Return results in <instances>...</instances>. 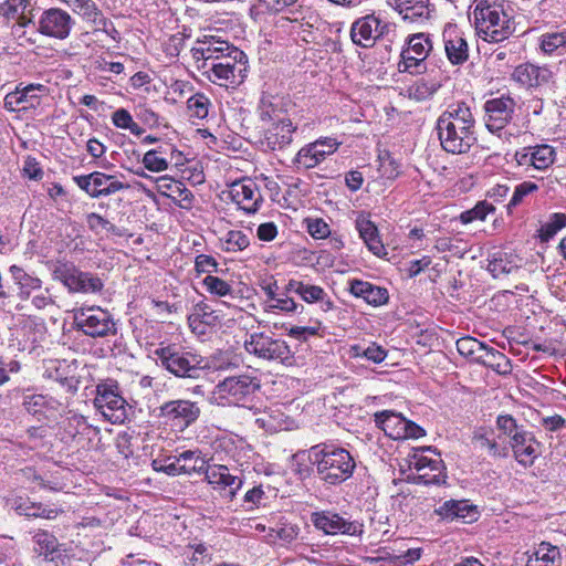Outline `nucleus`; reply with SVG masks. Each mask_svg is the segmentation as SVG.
Instances as JSON below:
<instances>
[{
	"label": "nucleus",
	"instance_id": "obj_1",
	"mask_svg": "<svg viewBox=\"0 0 566 566\" xmlns=\"http://www.w3.org/2000/svg\"><path fill=\"white\" fill-rule=\"evenodd\" d=\"M198 44L192 48L191 54L202 75L219 86L242 83L247 73V55L243 51L216 36L205 35Z\"/></svg>",
	"mask_w": 566,
	"mask_h": 566
},
{
	"label": "nucleus",
	"instance_id": "obj_2",
	"mask_svg": "<svg viewBox=\"0 0 566 566\" xmlns=\"http://www.w3.org/2000/svg\"><path fill=\"white\" fill-rule=\"evenodd\" d=\"M436 129L443 150L467 154L476 142L475 119L465 102L450 104L438 117Z\"/></svg>",
	"mask_w": 566,
	"mask_h": 566
},
{
	"label": "nucleus",
	"instance_id": "obj_3",
	"mask_svg": "<svg viewBox=\"0 0 566 566\" xmlns=\"http://www.w3.org/2000/svg\"><path fill=\"white\" fill-rule=\"evenodd\" d=\"M310 460L315 465L318 478L329 485L348 480L356 467L354 458L346 449L327 444L312 447Z\"/></svg>",
	"mask_w": 566,
	"mask_h": 566
},
{
	"label": "nucleus",
	"instance_id": "obj_4",
	"mask_svg": "<svg viewBox=\"0 0 566 566\" xmlns=\"http://www.w3.org/2000/svg\"><path fill=\"white\" fill-rule=\"evenodd\" d=\"M154 355L158 366L178 378L199 379L210 369L205 357L177 344L160 343Z\"/></svg>",
	"mask_w": 566,
	"mask_h": 566
},
{
	"label": "nucleus",
	"instance_id": "obj_5",
	"mask_svg": "<svg viewBox=\"0 0 566 566\" xmlns=\"http://www.w3.org/2000/svg\"><path fill=\"white\" fill-rule=\"evenodd\" d=\"M478 35L486 42H502L514 32L511 18L497 0H481L474 9Z\"/></svg>",
	"mask_w": 566,
	"mask_h": 566
},
{
	"label": "nucleus",
	"instance_id": "obj_6",
	"mask_svg": "<svg viewBox=\"0 0 566 566\" xmlns=\"http://www.w3.org/2000/svg\"><path fill=\"white\" fill-rule=\"evenodd\" d=\"M260 387V379L252 374L229 376L216 385L212 398L220 406H244L253 400Z\"/></svg>",
	"mask_w": 566,
	"mask_h": 566
},
{
	"label": "nucleus",
	"instance_id": "obj_7",
	"mask_svg": "<svg viewBox=\"0 0 566 566\" xmlns=\"http://www.w3.org/2000/svg\"><path fill=\"white\" fill-rule=\"evenodd\" d=\"M75 325L84 335L98 338L114 336L117 333L113 315L99 306H82L75 311Z\"/></svg>",
	"mask_w": 566,
	"mask_h": 566
},
{
	"label": "nucleus",
	"instance_id": "obj_8",
	"mask_svg": "<svg viewBox=\"0 0 566 566\" xmlns=\"http://www.w3.org/2000/svg\"><path fill=\"white\" fill-rule=\"evenodd\" d=\"M407 46L401 51L398 63L400 72L421 74L427 71L426 59L433 49L429 33L419 32L408 36Z\"/></svg>",
	"mask_w": 566,
	"mask_h": 566
},
{
	"label": "nucleus",
	"instance_id": "obj_9",
	"mask_svg": "<svg viewBox=\"0 0 566 566\" xmlns=\"http://www.w3.org/2000/svg\"><path fill=\"white\" fill-rule=\"evenodd\" d=\"M54 279L72 293H98L103 290V281L95 274L83 272L71 262H59L53 270Z\"/></svg>",
	"mask_w": 566,
	"mask_h": 566
},
{
	"label": "nucleus",
	"instance_id": "obj_10",
	"mask_svg": "<svg viewBox=\"0 0 566 566\" xmlns=\"http://www.w3.org/2000/svg\"><path fill=\"white\" fill-rule=\"evenodd\" d=\"M410 467L417 471V479L423 484L444 482V465L440 454L431 447L416 450L410 457Z\"/></svg>",
	"mask_w": 566,
	"mask_h": 566
},
{
	"label": "nucleus",
	"instance_id": "obj_11",
	"mask_svg": "<svg viewBox=\"0 0 566 566\" xmlns=\"http://www.w3.org/2000/svg\"><path fill=\"white\" fill-rule=\"evenodd\" d=\"M115 381L98 384L94 406L112 423H120L126 418L125 399L118 394Z\"/></svg>",
	"mask_w": 566,
	"mask_h": 566
},
{
	"label": "nucleus",
	"instance_id": "obj_12",
	"mask_svg": "<svg viewBox=\"0 0 566 566\" xmlns=\"http://www.w3.org/2000/svg\"><path fill=\"white\" fill-rule=\"evenodd\" d=\"M249 354L266 360L284 361L290 358L291 350L285 340L273 338L264 333H252L244 342Z\"/></svg>",
	"mask_w": 566,
	"mask_h": 566
},
{
	"label": "nucleus",
	"instance_id": "obj_13",
	"mask_svg": "<svg viewBox=\"0 0 566 566\" xmlns=\"http://www.w3.org/2000/svg\"><path fill=\"white\" fill-rule=\"evenodd\" d=\"M311 521L316 530L326 535L359 536L364 532L363 523L350 521L334 511L313 512Z\"/></svg>",
	"mask_w": 566,
	"mask_h": 566
},
{
	"label": "nucleus",
	"instance_id": "obj_14",
	"mask_svg": "<svg viewBox=\"0 0 566 566\" xmlns=\"http://www.w3.org/2000/svg\"><path fill=\"white\" fill-rule=\"evenodd\" d=\"M394 31V25L381 21L374 14L356 20L350 28L352 41L363 48H370L376 40L386 36Z\"/></svg>",
	"mask_w": 566,
	"mask_h": 566
},
{
	"label": "nucleus",
	"instance_id": "obj_15",
	"mask_svg": "<svg viewBox=\"0 0 566 566\" xmlns=\"http://www.w3.org/2000/svg\"><path fill=\"white\" fill-rule=\"evenodd\" d=\"M73 180L80 189L85 191L92 198L107 197L116 193L117 191L129 188V185L117 180L115 176L101 171L74 176Z\"/></svg>",
	"mask_w": 566,
	"mask_h": 566
},
{
	"label": "nucleus",
	"instance_id": "obj_16",
	"mask_svg": "<svg viewBox=\"0 0 566 566\" xmlns=\"http://www.w3.org/2000/svg\"><path fill=\"white\" fill-rule=\"evenodd\" d=\"M515 106V101L505 95L488 99L483 105L486 129L492 134L501 132L512 120Z\"/></svg>",
	"mask_w": 566,
	"mask_h": 566
},
{
	"label": "nucleus",
	"instance_id": "obj_17",
	"mask_svg": "<svg viewBox=\"0 0 566 566\" xmlns=\"http://www.w3.org/2000/svg\"><path fill=\"white\" fill-rule=\"evenodd\" d=\"M200 413L198 403L186 399L167 401L159 407V417L180 428L196 422Z\"/></svg>",
	"mask_w": 566,
	"mask_h": 566
},
{
	"label": "nucleus",
	"instance_id": "obj_18",
	"mask_svg": "<svg viewBox=\"0 0 566 566\" xmlns=\"http://www.w3.org/2000/svg\"><path fill=\"white\" fill-rule=\"evenodd\" d=\"M74 21L66 11L51 8L42 13L39 30L44 35L63 40L69 36Z\"/></svg>",
	"mask_w": 566,
	"mask_h": 566
},
{
	"label": "nucleus",
	"instance_id": "obj_19",
	"mask_svg": "<svg viewBox=\"0 0 566 566\" xmlns=\"http://www.w3.org/2000/svg\"><path fill=\"white\" fill-rule=\"evenodd\" d=\"M339 144L333 138L317 139L298 150L294 163L304 169L314 168L321 164L326 156L334 154Z\"/></svg>",
	"mask_w": 566,
	"mask_h": 566
},
{
	"label": "nucleus",
	"instance_id": "obj_20",
	"mask_svg": "<svg viewBox=\"0 0 566 566\" xmlns=\"http://www.w3.org/2000/svg\"><path fill=\"white\" fill-rule=\"evenodd\" d=\"M18 85L14 92H10L4 97V107L10 112L35 107L40 97L46 95L49 88L43 84Z\"/></svg>",
	"mask_w": 566,
	"mask_h": 566
},
{
	"label": "nucleus",
	"instance_id": "obj_21",
	"mask_svg": "<svg viewBox=\"0 0 566 566\" xmlns=\"http://www.w3.org/2000/svg\"><path fill=\"white\" fill-rule=\"evenodd\" d=\"M514 458L524 465L530 467L541 454V443L535 439L534 434L525 429L513 436L510 441Z\"/></svg>",
	"mask_w": 566,
	"mask_h": 566
},
{
	"label": "nucleus",
	"instance_id": "obj_22",
	"mask_svg": "<svg viewBox=\"0 0 566 566\" xmlns=\"http://www.w3.org/2000/svg\"><path fill=\"white\" fill-rule=\"evenodd\" d=\"M229 195L232 201L248 213L256 212L262 202V196L256 185L250 179L233 182L230 186Z\"/></svg>",
	"mask_w": 566,
	"mask_h": 566
},
{
	"label": "nucleus",
	"instance_id": "obj_23",
	"mask_svg": "<svg viewBox=\"0 0 566 566\" xmlns=\"http://www.w3.org/2000/svg\"><path fill=\"white\" fill-rule=\"evenodd\" d=\"M513 78L528 88H539L553 83L554 73L547 66L524 63L515 67Z\"/></svg>",
	"mask_w": 566,
	"mask_h": 566
},
{
	"label": "nucleus",
	"instance_id": "obj_24",
	"mask_svg": "<svg viewBox=\"0 0 566 566\" xmlns=\"http://www.w3.org/2000/svg\"><path fill=\"white\" fill-rule=\"evenodd\" d=\"M285 292L297 294L304 302L308 304L319 303V306L324 312H328L334 308L333 301L327 296L325 290L318 285L291 279L285 284Z\"/></svg>",
	"mask_w": 566,
	"mask_h": 566
},
{
	"label": "nucleus",
	"instance_id": "obj_25",
	"mask_svg": "<svg viewBox=\"0 0 566 566\" xmlns=\"http://www.w3.org/2000/svg\"><path fill=\"white\" fill-rule=\"evenodd\" d=\"M206 481L221 489H229V496L232 500L242 486L240 476L230 472V469L222 464H207L203 472Z\"/></svg>",
	"mask_w": 566,
	"mask_h": 566
},
{
	"label": "nucleus",
	"instance_id": "obj_26",
	"mask_svg": "<svg viewBox=\"0 0 566 566\" xmlns=\"http://www.w3.org/2000/svg\"><path fill=\"white\" fill-rule=\"evenodd\" d=\"M444 52L452 65H462L469 59V45L455 27L446 28L443 31Z\"/></svg>",
	"mask_w": 566,
	"mask_h": 566
},
{
	"label": "nucleus",
	"instance_id": "obj_27",
	"mask_svg": "<svg viewBox=\"0 0 566 566\" xmlns=\"http://www.w3.org/2000/svg\"><path fill=\"white\" fill-rule=\"evenodd\" d=\"M389 4L409 23H422L432 12L429 0H390Z\"/></svg>",
	"mask_w": 566,
	"mask_h": 566
},
{
	"label": "nucleus",
	"instance_id": "obj_28",
	"mask_svg": "<svg viewBox=\"0 0 566 566\" xmlns=\"http://www.w3.org/2000/svg\"><path fill=\"white\" fill-rule=\"evenodd\" d=\"M220 323V314L205 302L197 303L188 316L189 327L197 335H205L207 327H213Z\"/></svg>",
	"mask_w": 566,
	"mask_h": 566
},
{
	"label": "nucleus",
	"instance_id": "obj_29",
	"mask_svg": "<svg viewBox=\"0 0 566 566\" xmlns=\"http://www.w3.org/2000/svg\"><path fill=\"white\" fill-rule=\"evenodd\" d=\"M295 130L296 126L293 125L290 118L284 117L276 120L265 130L264 142L266 147L272 150L283 149L292 143Z\"/></svg>",
	"mask_w": 566,
	"mask_h": 566
},
{
	"label": "nucleus",
	"instance_id": "obj_30",
	"mask_svg": "<svg viewBox=\"0 0 566 566\" xmlns=\"http://www.w3.org/2000/svg\"><path fill=\"white\" fill-rule=\"evenodd\" d=\"M349 292L355 297H360L367 304L373 306H380L386 304L389 298L387 289L361 280L350 281Z\"/></svg>",
	"mask_w": 566,
	"mask_h": 566
},
{
	"label": "nucleus",
	"instance_id": "obj_31",
	"mask_svg": "<svg viewBox=\"0 0 566 566\" xmlns=\"http://www.w3.org/2000/svg\"><path fill=\"white\" fill-rule=\"evenodd\" d=\"M436 512L444 520H462L463 522H472L476 520V506L469 504L468 501L449 500L446 501Z\"/></svg>",
	"mask_w": 566,
	"mask_h": 566
},
{
	"label": "nucleus",
	"instance_id": "obj_32",
	"mask_svg": "<svg viewBox=\"0 0 566 566\" xmlns=\"http://www.w3.org/2000/svg\"><path fill=\"white\" fill-rule=\"evenodd\" d=\"M356 229L368 250L375 255L386 254V249L379 238L378 229L375 223L366 216L359 214L356 219Z\"/></svg>",
	"mask_w": 566,
	"mask_h": 566
},
{
	"label": "nucleus",
	"instance_id": "obj_33",
	"mask_svg": "<svg viewBox=\"0 0 566 566\" xmlns=\"http://www.w3.org/2000/svg\"><path fill=\"white\" fill-rule=\"evenodd\" d=\"M11 506L19 515L46 520H54L62 512V510L49 509L42 503L31 502L29 499L21 496L13 499Z\"/></svg>",
	"mask_w": 566,
	"mask_h": 566
},
{
	"label": "nucleus",
	"instance_id": "obj_34",
	"mask_svg": "<svg viewBox=\"0 0 566 566\" xmlns=\"http://www.w3.org/2000/svg\"><path fill=\"white\" fill-rule=\"evenodd\" d=\"M520 269L521 259L513 253L502 251L493 253L488 264V271L492 274L494 279L509 275L513 272L518 271Z\"/></svg>",
	"mask_w": 566,
	"mask_h": 566
},
{
	"label": "nucleus",
	"instance_id": "obj_35",
	"mask_svg": "<svg viewBox=\"0 0 566 566\" xmlns=\"http://www.w3.org/2000/svg\"><path fill=\"white\" fill-rule=\"evenodd\" d=\"M375 423L377 427L382 429L388 437L395 440L401 439V434L405 433L403 428H406V418L391 410L376 412Z\"/></svg>",
	"mask_w": 566,
	"mask_h": 566
},
{
	"label": "nucleus",
	"instance_id": "obj_36",
	"mask_svg": "<svg viewBox=\"0 0 566 566\" xmlns=\"http://www.w3.org/2000/svg\"><path fill=\"white\" fill-rule=\"evenodd\" d=\"M476 361L492 368L499 374L505 375L511 371L509 358L500 350L484 344V349L476 356Z\"/></svg>",
	"mask_w": 566,
	"mask_h": 566
},
{
	"label": "nucleus",
	"instance_id": "obj_37",
	"mask_svg": "<svg viewBox=\"0 0 566 566\" xmlns=\"http://www.w3.org/2000/svg\"><path fill=\"white\" fill-rule=\"evenodd\" d=\"M9 271L14 283L19 286V296L21 300L29 298L32 291H41V280L31 276L22 268L12 265Z\"/></svg>",
	"mask_w": 566,
	"mask_h": 566
},
{
	"label": "nucleus",
	"instance_id": "obj_38",
	"mask_svg": "<svg viewBox=\"0 0 566 566\" xmlns=\"http://www.w3.org/2000/svg\"><path fill=\"white\" fill-rule=\"evenodd\" d=\"M560 559V551L557 546L542 542L535 552L528 557L526 566H555Z\"/></svg>",
	"mask_w": 566,
	"mask_h": 566
},
{
	"label": "nucleus",
	"instance_id": "obj_39",
	"mask_svg": "<svg viewBox=\"0 0 566 566\" xmlns=\"http://www.w3.org/2000/svg\"><path fill=\"white\" fill-rule=\"evenodd\" d=\"M23 406L31 415H45L48 411H55L57 401L52 397L41 394H25L23 396Z\"/></svg>",
	"mask_w": 566,
	"mask_h": 566
},
{
	"label": "nucleus",
	"instance_id": "obj_40",
	"mask_svg": "<svg viewBox=\"0 0 566 566\" xmlns=\"http://www.w3.org/2000/svg\"><path fill=\"white\" fill-rule=\"evenodd\" d=\"M538 46L545 55H553L559 50L566 51V28L543 33L538 39Z\"/></svg>",
	"mask_w": 566,
	"mask_h": 566
},
{
	"label": "nucleus",
	"instance_id": "obj_41",
	"mask_svg": "<svg viewBox=\"0 0 566 566\" xmlns=\"http://www.w3.org/2000/svg\"><path fill=\"white\" fill-rule=\"evenodd\" d=\"M176 459L181 474L191 475L192 473L201 474L203 472L206 461L199 451L187 450L176 455Z\"/></svg>",
	"mask_w": 566,
	"mask_h": 566
},
{
	"label": "nucleus",
	"instance_id": "obj_42",
	"mask_svg": "<svg viewBox=\"0 0 566 566\" xmlns=\"http://www.w3.org/2000/svg\"><path fill=\"white\" fill-rule=\"evenodd\" d=\"M63 2L87 22L95 24L97 21H103V13L93 0H63Z\"/></svg>",
	"mask_w": 566,
	"mask_h": 566
},
{
	"label": "nucleus",
	"instance_id": "obj_43",
	"mask_svg": "<svg viewBox=\"0 0 566 566\" xmlns=\"http://www.w3.org/2000/svg\"><path fill=\"white\" fill-rule=\"evenodd\" d=\"M210 106V99L202 93H197L187 101V109L191 118H206L209 114Z\"/></svg>",
	"mask_w": 566,
	"mask_h": 566
},
{
	"label": "nucleus",
	"instance_id": "obj_44",
	"mask_svg": "<svg viewBox=\"0 0 566 566\" xmlns=\"http://www.w3.org/2000/svg\"><path fill=\"white\" fill-rule=\"evenodd\" d=\"M537 190L538 186L535 182L523 181L518 184L515 187L509 203L506 205L507 212L512 213L516 207L524 203L526 198L536 192Z\"/></svg>",
	"mask_w": 566,
	"mask_h": 566
},
{
	"label": "nucleus",
	"instance_id": "obj_45",
	"mask_svg": "<svg viewBox=\"0 0 566 566\" xmlns=\"http://www.w3.org/2000/svg\"><path fill=\"white\" fill-rule=\"evenodd\" d=\"M163 154L164 151L161 148L146 151L142 159L144 167L151 172H161L167 170L169 163Z\"/></svg>",
	"mask_w": 566,
	"mask_h": 566
},
{
	"label": "nucleus",
	"instance_id": "obj_46",
	"mask_svg": "<svg viewBox=\"0 0 566 566\" xmlns=\"http://www.w3.org/2000/svg\"><path fill=\"white\" fill-rule=\"evenodd\" d=\"M350 353L353 357H364L376 364L384 361L387 356L386 350L376 344H370L368 347L354 345L350 348Z\"/></svg>",
	"mask_w": 566,
	"mask_h": 566
},
{
	"label": "nucleus",
	"instance_id": "obj_47",
	"mask_svg": "<svg viewBox=\"0 0 566 566\" xmlns=\"http://www.w3.org/2000/svg\"><path fill=\"white\" fill-rule=\"evenodd\" d=\"M33 542L35 543L36 551L39 554H52L57 549L59 542L56 537L48 531L39 530L33 535Z\"/></svg>",
	"mask_w": 566,
	"mask_h": 566
},
{
	"label": "nucleus",
	"instance_id": "obj_48",
	"mask_svg": "<svg viewBox=\"0 0 566 566\" xmlns=\"http://www.w3.org/2000/svg\"><path fill=\"white\" fill-rule=\"evenodd\" d=\"M249 244V237L243 231L231 230L226 234L223 249L227 252H238L248 248Z\"/></svg>",
	"mask_w": 566,
	"mask_h": 566
},
{
	"label": "nucleus",
	"instance_id": "obj_49",
	"mask_svg": "<svg viewBox=\"0 0 566 566\" xmlns=\"http://www.w3.org/2000/svg\"><path fill=\"white\" fill-rule=\"evenodd\" d=\"M534 169L544 170L554 163V149L548 145H538L532 147Z\"/></svg>",
	"mask_w": 566,
	"mask_h": 566
},
{
	"label": "nucleus",
	"instance_id": "obj_50",
	"mask_svg": "<svg viewBox=\"0 0 566 566\" xmlns=\"http://www.w3.org/2000/svg\"><path fill=\"white\" fill-rule=\"evenodd\" d=\"M457 349L460 355L471 357L476 360V356L484 349V343H481L471 336L461 337L457 340Z\"/></svg>",
	"mask_w": 566,
	"mask_h": 566
},
{
	"label": "nucleus",
	"instance_id": "obj_51",
	"mask_svg": "<svg viewBox=\"0 0 566 566\" xmlns=\"http://www.w3.org/2000/svg\"><path fill=\"white\" fill-rule=\"evenodd\" d=\"M202 283H203L206 290L210 294H213V295H217L220 297L231 295L233 292L231 284H229L227 281H224L218 276L211 275V274L207 275L203 279Z\"/></svg>",
	"mask_w": 566,
	"mask_h": 566
},
{
	"label": "nucleus",
	"instance_id": "obj_52",
	"mask_svg": "<svg viewBox=\"0 0 566 566\" xmlns=\"http://www.w3.org/2000/svg\"><path fill=\"white\" fill-rule=\"evenodd\" d=\"M473 442L481 449H486L489 453L493 457L504 455V453L501 452V449L496 441L493 438H491L489 432L483 428H480L474 432Z\"/></svg>",
	"mask_w": 566,
	"mask_h": 566
},
{
	"label": "nucleus",
	"instance_id": "obj_53",
	"mask_svg": "<svg viewBox=\"0 0 566 566\" xmlns=\"http://www.w3.org/2000/svg\"><path fill=\"white\" fill-rule=\"evenodd\" d=\"M29 6L28 0H7L0 8L1 14L8 22L21 19Z\"/></svg>",
	"mask_w": 566,
	"mask_h": 566
},
{
	"label": "nucleus",
	"instance_id": "obj_54",
	"mask_svg": "<svg viewBox=\"0 0 566 566\" xmlns=\"http://www.w3.org/2000/svg\"><path fill=\"white\" fill-rule=\"evenodd\" d=\"M494 210L493 203L480 201L471 210L462 212L460 218L463 223H470L474 220H484L486 216L494 212Z\"/></svg>",
	"mask_w": 566,
	"mask_h": 566
},
{
	"label": "nucleus",
	"instance_id": "obj_55",
	"mask_svg": "<svg viewBox=\"0 0 566 566\" xmlns=\"http://www.w3.org/2000/svg\"><path fill=\"white\" fill-rule=\"evenodd\" d=\"M172 193L167 196L178 201L180 208L190 209L193 205L195 196L192 192L181 182L172 185Z\"/></svg>",
	"mask_w": 566,
	"mask_h": 566
},
{
	"label": "nucleus",
	"instance_id": "obj_56",
	"mask_svg": "<svg viewBox=\"0 0 566 566\" xmlns=\"http://www.w3.org/2000/svg\"><path fill=\"white\" fill-rule=\"evenodd\" d=\"M151 468L157 472H164L168 475H181L180 468L177 465L176 455L166 457L165 459H155L151 462Z\"/></svg>",
	"mask_w": 566,
	"mask_h": 566
},
{
	"label": "nucleus",
	"instance_id": "obj_57",
	"mask_svg": "<svg viewBox=\"0 0 566 566\" xmlns=\"http://www.w3.org/2000/svg\"><path fill=\"white\" fill-rule=\"evenodd\" d=\"M496 426L499 430L503 432V434L513 439V436L517 432H521L524 427L518 426L516 420L511 415H500L496 419Z\"/></svg>",
	"mask_w": 566,
	"mask_h": 566
},
{
	"label": "nucleus",
	"instance_id": "obj_58",
	"mask_svg": "<svg viewBox=\"0 0 566 566\" xmlns=\"http://www.w3.org/2000/svg\"><path fill=\"white\" fill-rule=\"evenodd\" d=\"M271 531L275 533V537L283 541L284 543H291L295 541L300 534V527L291 523H282Z\"/></svg>",
	"mask_w": 566,
	"mask_h": 566
},
{
	"label": "nucleus",
	"instance_id": "obj_59",
	"mask_svg": "<svg viewBox=\"0 0 566 566\" xmlns=\"http://www.w3.org/2000/svg\"><path fill=\"white\" fill-rule=\"evenodd\" d=\"M90 428L86 419L83 416L74 415L67 418L65 422V432L69 437L74 438L80 433H83Z\"/></svg>",
	"mask_w": 566,
	"mask_h": 566
},
{
	"label": "nucleus",
	"instance_id": "obj_60",
	"mask_svg": "<svg viewBox=\"0 0 566 566\" xmlns=\"http://www.w3.org/2000/svg\"><path fill=\"white\" fill-rule=\"evenodd\" d=\"M289 294L290 293H286L284 287L283 293L271 303V307L286 313L296 312L298 307L303 310V305H298L293 298L289 297Z\"/></svg>",
	"mask_w": 566,
	"mask_h": 566
},
{
	"label": "nucleus",
	"instance_id": "obj_61",
	"mask_svg": "<svg viewBox=\"0 0 566 566\" xmlns=\"http://www.w3.org/2000/svg\"><path fill=\"white\" fill-rule=\"evenodd\" d=\"M307 232L314 239H324L331 234L329 226L323 219H307Z\"/></svg>",
	"mask_w": 566,
	"mask_h": 566
},
{
	"label": "nucleus",
	"instance_id": "obj_62",
	"mask_svg": "<svg viewBox=\"0 0 566 566\" xmlns=\"http://www.w3.org/2000/svg\"><path fill=\"white\" fill-rule=\"evenodd\" d=\"M196 271L199 273L211 274L218 271V263L214 258L208 254H199L195 260Z\"/></svg>",
	"mask_w": 566,
	"mask_h": 566
},
{
	"label": "nucleus",
	"instance_id": "obj_63",
	"mask_svg": "<svg viewBox=\"0 0 566 566\" xmlns=\"http://www.w3.org/2000/svg\"><path fill=\"white\" fill-rule=\"evenodd\" d=\"M19 474L27 482L36 483L42 489H50L52 491H57V488L51 486L45 483L43 478L36 472V470L32 467H25L19 471Z\"/></svg>",
	"mask_w": 566,
	"mask_h": 566
},
{
	"label": "nucleus",
	"instance_id": "obj_64",
	"mask_svg": "<svg viewBox=\"0 0 566 566\" xmlns=\"http://www.w3.org/2000/svg\"><path fill=\"white\" fill-rule=\"evenodd\" d=\"M19 370L20 363L18 360L11 359L6 361L4 358L0 356V386L10 380L9 374H17Z\"/></svg>",
	"mask_w": 566,
	"mask_h": 566
}]
</instances>
